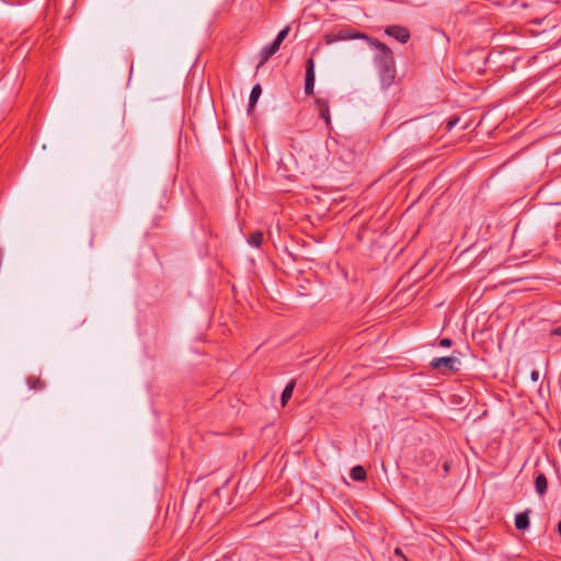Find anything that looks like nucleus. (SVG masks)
I'll list each match as a JSON object with an SVG mask.
<instances>
[{"instance_id": "nucleus-1", "label": "nucleus", "mask_w": 561, "mask_h": 561, "mask_svg": "<svg viewBox=\"0 0 561 561\" xmlns=\"http://www.w3.org/2000/svg\"><path fill=\"white\" fill-rule=\"evenodd\" d=\"M325 43L328 45L333 44L339 41H348V39H365L369 44V46L376 49V54L374 56V64L378 70L381 83L383 87H389L392 84L396 78V62L392 50L382 42L369 37L368 35L355 31L353 28H342L337 32L328 33L324 36Z\"/></svg>"}, {"instance_id": "nucleus-2", "label": "nucleus", "mask_w": 561, "mask_h": 561, "mask_svg": "<svg viewBox=\"0 0 561 561\" xmlns=\"http://www.w3.org/2000/svg\"><path fill=\"white\" fill-rule=\"evenodd\" d=\"M451 460L443 456V447L435 444L432 449L423 453V476L425 484L446 489L449 485L447 473L450 469Z\"/></svg>"}, {"instance_id": "nucleus-3", "label": "nucleus", "mask_w": 561, "mask_h": 561, "mask_svg": "<svg viewBox=\"0 0 561 561\" xmlns=\"http://www.w3.org/2000/svg\"><path fill=\"white\" fill-rule=\"evenodd\" d=\"M460 364L459 357L453 355L435 357L430 362L428 367L433 370H437L443 376H449L460 370Z\"/></svg>"}, {"instance_id": "nucleus-4", "label": "nucleus", "mask_w": 561, "mask_h": 561, "mask_svg": "<svg viewBox=\"0 0 561 561\" xmlns=\"http://www.w3.org/2000/svg\"><path fill=\"white\" fill-rule=\"evenodd\" d=\"M107 129L114 137L123 139L126 135L125 130V108L124 106L117 112L114 119L107 122Z\"/></svg>"}, {"instance_id": "nucleus-5", "label": "nucleus", "mask_w": 561, "mask_h": 561, "mask_svg": "<svg viewBox=\"0 0 561 561\" xmlns=\"http://www.w3.org/2000/svg\"><path fill=\"white\" fill-rule=\"evenodd\" d=\"M316 81V72H314V60L313 58H309L306 61V79H305V93L310 95L313 93Z\"/></svg>"}, {"instance_id": "nucleus-6", "label": "nucleus", "mask_w": 561, "mask_h": 561, "mask_svg": "<svg viewBox=\"0 0 561 561\" xmlns=\"http://www.w3.org/2000/svg\"><path fill=\"white\" fill-rule=\"evenodd\" d=\"M385 33L402 44H405L410 39L409 30L400 25H390L385 30Z\"/></svg>"}, {"instance_id": "nucleus-7", "label": "nucleus", "mask_w": 561, "mask_h": 561, "mask_svg": "<svg viewBox=\"0 0 561 561\" xmlns=\"http://www.w3.org/2000/svg\"><path fill=\"white\" fill-rule=\"evenodd\" d=\"M279 49V46L272 42L270 45H266L264 46L262 49H261V53H260V61L257 64V69H260L261 67H263L267 61L268 59L278 51Z\"/></svg>"}, {"instance_id": "nucleus-8", "label": "nucleus", "mask_w": 561, "mask_h": 561, "mask_svg": "<svg viewBox=\"0 0 561 561\" xmlns=\"http://www.w3.org/2000/svg\"><path fill=\"white\" fill-rule=\"evenodd\" d=\"M316 104L318 107L319 116L324 121L328 127L331 126V116H330V107L329 102L324 99H317Z\"/></svg>"}, {"instance_id": "nucleus-9", "label": "nucleus", "mask_w": 561, "mask_h": 561, "mask_svg": "<svg viewBox=\"0 0 561 561\" xmlns=\"http://www.w3.org/2000/svg\"><path fill=\"white\" fill-rule=\"evenodd\" d=\"M535 489L539 495H543L548 489V480L542 472H538L535 478Z\"/></svg>"}, {"instance_id": "nucleus-10", "label": "nucleus", "mask_w": 561, "mask_h": 561, "mask_svg": "<svg viewBox=\"0 0 561 561\" xmlns=\"http://www.w3.org/2000/svg\"><path fill=\"white\" fill-rule=\"evenodd\" d=\"M262 94V88H261V84H255L252 90H251V93H250V98H249V104H248V112H252L256 105V102L259 100V98L261 96Z\"/></svg>"}, {"instance_id": "nucleus-11", "label": "nucleus", "mask_w": 561, "mask_h": 561, "mask_svg": "<svg viewBox=\"0 0 561 561\" xmlns=\"http://www.w3.org/2000/svg\"><path fill=\"white\" fill-rule=\"evenodd\" d=\"M26 385L30 390L42 391L45 389V382L37 376L31 375L26 378Z\"/></svg>"}, {"instance_id": "nucleus-12", "label": "nucleus", "mask_w": 561, "mask_h": 561, "mask_svg": "<svg viewBox=\"0 0 561 561\" xmlns=\"http://www.w3.org/2000/svg\"><path fill=\"white\" fill-rule=\"evenodd\" d=\"M529 516L528 512L518 513L515 516V527L518 530H526L529 528Z\"/></svg>"}, {"instance_id": "nucleus-13", "label": "nucleus", "mask_w": 561, "mask_h": 561, "mask_svg": "<svg viewBox=\"0 0 561 561\" xmlns=\"http://www.w3.org/2000/svg\"><path fill=\"white\" fill-rule=\"evenodd\" d=\"M434 113H428L426 115L423 114V118H427L426 125L430 126L431 130H434L435 128L442 127L444 124V121L440 118L439 115H433Z\"/></svg>"}, {"instance_id": "nucleus-14", "label": "nucleus", "mask_w": 561, "mask_h": 561, "mask_svg": "<svg viewBox=\"0 0 561 561\" xmlns=\"http://www.w3.org/2000/svg\"><path fill=\"white\" fill-rule=\"evenodd\" d=\"M434 113H428L426 115L423 114V118H427L426 125L430 126L431 130H434L435 128L442 127L444 124V121L440 118L439 115H433Z\"/></svg>"}, {"instance_id": "nucleus-15", "label": "nucleus", "mask_w": 561, "mask_h": 561, "mask_svg": "<svg viewBox=\"0 0 561 561\" xmlns=\"http://www.w3.org/2000/svg\"><path fill=\"white\" fill-rule=\"evenodd\" d=\"M295 385H296V382L294 380H291L290 382L287 383V386L283 390L282 397H280V403L283 407H285L286 403L288 402V400L291 398L293 391L295 389Z\"/></svg>"}, {"instance_id": "nucleus-16", "label": "nucleus", "mask_w": 561, "mask_h": 561, "mask_svg": "<svg viewBox=\"0 0 561 561\" xmlns=\"http://www.w3.org/2000/svg\"><path fill=\"white\" fill-rule=\"evenodd\" d=\"M366 470L363 466H355L351 469L350 477L354 481H364L366 479Z\"/></svg>"}, {"instance_id": "nucleus-17", "label": "nucleus", "mask_w": 561, "mask_h": 561, "mask_svg": "<svg viewBox=\"0 0 561 561\" xmlns=\"http://www.w3.org/2000/svg\"><path fill=\"white\" fill-rule=\"evenodd\" d=\"M249 244L255 248H260L263 242V233L259 230L252 232L248 238Z\"/></svg>"}, {"instance_id": "nucleus-18", "label": "nucleus", "mask_w": 561, "mask_h": 561, "mask_svg": "<svg viewBox=\"0 0 561 561\" xmlns=\"http://www.w3.org/2000/svg\"><path fill=\"white\" fill-rule=\"evenodd\" d=\"M288 33H289V26L284 27L282 31H279V33L276 35V37L273 42L276 43L280 47L283 41L287 37Z\"/></svg>"}, {"instance_id": "nucleus-19", "label": "nucleus", "mask_w": 561, "mask_h": 561, "mask_svg": "<svg viewBox=\"0 0 561 561\" xmlns=\"http://www.w3.org/2000/svg\"><path fill=\"white\" fill-rule=\"evenodd\" d=\"M459 122V117H451L446 121V125L444 127L445 131L448 133L453 129V127Z\"/></svg>"}, {"instance_id": "nucleus-20", "label": "nucleus", "mask_w": 561, "mask_h": 561, "mask_svg": "<svg viewBox=\"0 0 561 561\" xmlns=\"http://www.w3.org/2000/svg\"><path fill=\"white\" fill-rule=\"evenodd\" d=\"M438 345L440 347H450L453 345V341L448 337H444L438 341Z\"/></svg>"}, {"instance_id": "nucleus-21", "label": "nucleus", "mask_w": 561, "mask_h": 561, "mask_svg": "<svg viewBox=\"0 0 561 561\" xmlns=\"http://www.w3.org/2000/svg\"><path fill=\"white\" fill-rule=\"evenodd\" d=\"M414 270H415V266L411 267V270L409 271L408 275L403 276L400 279V283H408L410 280V277H411L412 273L414 272Z\"/></svg>"}, {"instance_id": "nucleus-22", "label": "nucleus", "mask_w": 561, "mask_h": 561, "mask_svg": "<svg viewBox=\"0 0 561 561\" xmlns=\"http://www.w3.org/2000/svg\"><path fill=\"white\" fill-rule=\"evenodd\" d=\"M530 379L534 382H537L539 380V373L537 370H533L531 374H530Z\"/></svg>"}, {"instance_id": "nucleus-23", "label": "nucleus", "mask_w": 561, "mask_h": 561, "mask_svg": "<svg viewBox=\"0 0 561 561\" xmlns=\"http://www.w3.org/2000/svg\"><path fill=\"white\" fill-rule=\"evenodd\" d=\"M552 335H561V325L557 327L551 331Z\"/></svg>"}, {"instance_id": "nucleus-24", "label": "nucleus", "mask_w": 561, "mask_h": 561, "mask_svg": "<svg viewBox=\"0 0 561 561\" xmlns=\"http://www.w3.org/2000/svg\"><path fill=\"white\" fill-rule=\"evenodd\" d=\"M394 552H396V554H397V556H403V554H402V551H401V549H400V548H397V549L394 550Z\"/></svg>"}, {"instance_id": "nucleus-25", "label": "nucleus", "mask_w": 561, "mask_h": 561, "mask_svg": "<svg viewBox=\"0 0 561 561\" xmlns=\"http://www.w3.org/2000/svg\"><path fill=\"white\" fill-rule=\"evenodd\" d=\"M558 533H559V535L561 536V520H560V522H559V524H558Z\"/></svg>"}, {"instance_id": "nucleus-26", "label": "nucleus", "mask_w": 561, "mask_h": 561, "mask_svg": "<svg viewBox=\"0 0 561 561\" xmlns=\"http://www.w3.org/2000/svg\"><path fill=\"white\" fill-rule=\"evenodd\" d=\"M424 537H425V538H428L430 536H428V534H424V533H423V546L425 545V539H424Z\"/></svg>"}]
</instances>
